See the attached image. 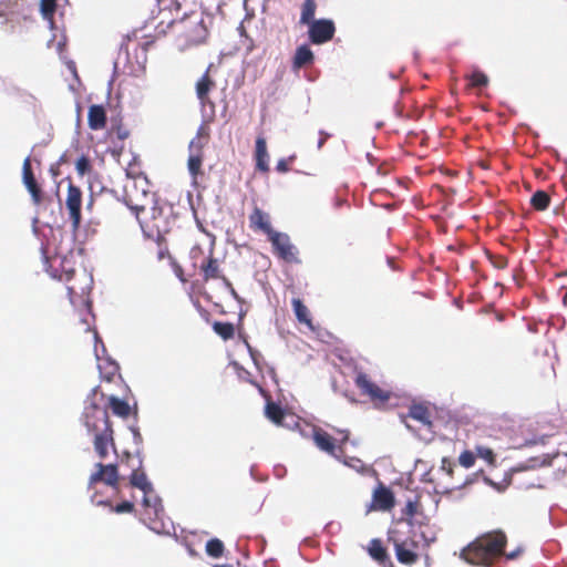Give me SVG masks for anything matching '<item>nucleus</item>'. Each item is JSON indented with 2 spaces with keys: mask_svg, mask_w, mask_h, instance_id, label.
<instances>
[{
  "mask_svg": "<svg viewBox=\"0 0 567 567\" xmlns=\"http://www.w3.org/2000/svg\"><path fill=\"white\" fill-rule=\"evenodd\" d=\"M213 330L224 340L231 339L235 333L234 326L230 322L215 321L213 324Z\"/></svg>",
  "mask_w": 567,
  "mask_h": 567,
  "instance_id": "33",
  "label": "nucleus"
},
{
  "mask_svg": "<svg viewBox=\"0 0 567 567\" xmlns=\"http://www.w3.org/2000/svg\"><path fill=\"white\" fill-rule=\"evenodd\" d=\"M468 85L472 87H486L488 84V76L481 70L475 69L471 74L465 76Z\"/></svg>",
  "mask_w": 567,
  "mask_h": 567,
  "instance_id": "29",
  "label": "nucleus"
},
{
  "mask_svg": "<svg viewBox=\"0 0 567 567\" xmlns=\"http://www.w3.org/2000/svg\"><path fill=\"white\" fill-rule=\"evenodd\" d=\"M213 82L212 80L209 79L208 76V73H204L202 75V78L197 81L196 83V94H197V97L204 102L205 99L207 97L209 91H210V86H212Z\"/></svg>",
  "mask_w": 567,
  "mask_h": 567,
  "instance_id": "32",
  "label": "nucleus"
},
{
  "mask_svg": "<svg viewBox=\"0 0 567 567\" xmlns=\"http://www.w3.org/2000/svg\"><path fill=\"white\" fill-rule=\"evenodd\" d=\"M313 60L315 55L311 49L307 44H301L296 50L293 58V66L302 68L305 65L311 64Z\"/></svg>",
  "mask_w": 567,
  "mask_h": 567,
  "instance_id": "22",
  "label": "nucleus"
},
{
  "mask_svg": "<svg viewBox=\"0 0 567 567\" xmlns=\"http://www.w3.org/2000/svg\"><path fill=\"white\" fill-rule=\"evenodd\" d=\"M94 338H95V342L96 343L97 342L101 343V352H102V354L106 355V349H105L103 342L100 340V338H99L96 332L94 333ZM105 361H106V364H107V367H106V369H107L106 374H107V379L110 380L111 377H113L118 371V364L114 360L109 358V357H105Z\"/></svg>",
  "mask_w": 567,
  "mask_h": 567,
  "instance_id": "37",
  "label": "nucleus"
},
{
  "mask_svg": "<svg viewBox=\"0 0 567 567\" xmlns=\"http://www.w3.org/2000/svg\"><path fill=\"white\" fill-rule=\"evenodd\" d=\"M355 384L362 393L369 395L371 399H379L382 401L389 399V395L374 384L365 373L360 372L357 374Z\"/></svg>",
  "mask_w": 567,
  "mask_h": 567,
  "instance_id": "11",
  "label": "nucleus"
},
{
  "mask_svg": "<svg viewBox=\"0 0 567 567\" xmlns=\"http://www.w3.org/2000/svg\"><path fill=\"white\" fill-rule=\"evenodd\" d=\"M373 501L377 504V507L382 511L391 509L394 504V495L389 487L380 485L373 493Z\"/></svg>",
  "mask_w": 567,
  "mask_h": 567,
  "instance_id": "16",
  "label": "nucleus"
},
{
  "mask_svg": "<svg viewBox=\"0 0 567 567\" xmlns=\"http://www.w3.org/2000/svg\"><path fill=\"white\" fill-rule=\"evenodd\" d=\"M250 221L260 230H262L267 236L274 230L269 223V217L261 209L255 208L252 214L250 215Z\"/></svg>",
  "mask_w": 567,
  "mask_h": 567,
  "instance_id": "23",
  "label": "nucleus"
},
{
  "mask_svg": "<svg viewBox=\"0 0 567 567\" xmlns=\"http://www.w3.org/2000/svg\"><path fill=\"white\" fill-rule=\"evenodd\" d=\"M417 511V498H409L406 501L403 514L408 517H413Z\"/></svg>",
  "mask_w": 567,
  "mask_h": 567,
  "instance_id": "41",
  "label": "nucleus"
},
{
  "mask_svg": "<svg viewBox=\"0 0 567 567\" xmlns=\"http://www.w3.org/2000/svg\"><path fill=\"white\" fill-rule=\"evenodd\" d=\"M97 467V471L93 474H91L89 478V487L94 485L97 482H103L107 486H111L113 488L117 487L118 483V470L117 464L111 463V464H102L96 463L95 465Z\"/></svg>",
  "mask_w": 567,
  "mask_h": 567,
  "instance_id": "6",
  "label": "nucleus"
},
{
  "mask_svg": "<svg viewBox=\"0 0 567 567\" xmlns=\"http://www.w3.org/2000/svg\"><path fill=\"white\" fill-rule=\"evenodd\" d=\"M306 25L308 27V39L315 45L329 42L336 33V24L331 19H317Z\"/></svg>",
  "mask_w": 567,
  "mask_h": 567,
  "instance_id": "3",
  "label": "nucleus"
},
{
  "mask_svg": "<svg viewBox=\"0 0 567 567\" xmlns=\"http://www.w3.org/2000/svg\"><path fill=\"white\" fill-rule=\"evenodd\" d=\"M75 168L79 175L84 176L91 169L90 159L86 156L82 155L80 158H78L75 163Z\"/></svg>",
  "mask_w": 567,
  "mask_h": 567,
  "instance_id": "38",
  "label": "nucleus"
},
{
  "mask_svg": "<svg viewBox=\"0 0 567 567\" xmlns=\"http://www.w3.org/2000/svg\"><path fill=\"white\" fill-rule=\"evenodd\" d=\"M476 452L481 458L487 461L489 464H492L495 460L494 452L489 447L477 446Z\"/></svg>",
  "mask_w": 567,
  "mask_h": 567,
  "instance_id": "40",
  "label": "nucleus"
},
{
  "mask_svg": "<svg viewBox=\"0 0 567 567\" xmlns=\"http://www.w3.org/2000/svg\"><path fill=\"white\" fill-rule=\"evenodd\" d=\"M22 181L28 192L30 193L33 202L39 204L41 202V189L37 184L35 177L30 167V157H25L22 167Z\"/></svg>",
  "mask_w": 567,
  "mask_h": 567,
  "instance_id": "12",
  "label": "nucleus"
},
{
  "mask_svg": "<svg viewBox=\"0 0 567 567\" xmlns=\"http://www.w3.org/2000/svg\"><path fill=\"white\" fill-rule=\"evenodd\" d=\"M507 537L497 529L482 534L461 550V558L470 565L492 567L499 558L516 559L523 551L522 547L505 553Z\"/></svg>",
  "mask_w": 567,
  "mask_h": 567,
  "instance_id": "1",
  "label": "nucleus"
},
{
  "mask_svg": "<svg viewBox=\"0 0 567 567\" xmlns=\"http://www.w3.org/2000/svg\"><path fill=\"white\" fill-rule=\"evenodd\" d=\"M267 237L271 243L275 254H277L279 258L289 262L299 261L297 258V248L291 243L288 234L274 229Z\"/></svg>",
  "mask_w": 567,
  "mask_h": 567,
  "instance_id": "5",
  "label": "nucleus"
},
{
  "mask_svg": "<svg viewBox=\"0 0 567 567\" xmlns=\"http://www.w3.org/2000/svg\"><path fill=\"white\" fill-rule=\"evenodd\" d=\"M296 158L295 155H291L289 156L288 159L286 158H281L277 162V165H276V169L279 172V173H287L289 171V166H288V161H293Z\"/></svg>",
  "mask_w": 567,
  "mask_h": 567,
  "instance_id": "46",
  "label": "nucleus"
},
{
  "mask_svg": "<svg viewBox=\"0 0 567 567\" xmlns=\"http://www.w3.org/2000/svg\"><path fill=\"white\" fill-rule=\"evenodd\" d=\"M107 504V501H99L97 502V505H106Z\"/></svg>",
  "mask_w": 567,
  "mask_h": 567,
  "instance_id": "60",
  "label": "nucleus"
},
{
  "mask_svg": "<svg viewBox=\"0 0 567 567\" xmlns=\"http://www.w3.org/2000/svg\"><path fill=\"white\" fill-rule=\"evenodd\" d=\"M117 137L120 140H125L128 137V131L127 130H118L117 131Z\"/></svg>",
  "mask_w": 567,
  "mask_h": 567,
  "instance_id": "52",
  "label": "nucleus"
},
{
  "mask_svg": "<svg viewBox=\"0 0 567 567\" xmlns=\"http://www.w3.org/2000/svg\"><path fill=\"white\" fill-rule=\"evenodd\" d=\"M266 416L274 423H281L285 412L282 408L274 402H267L265 406Z\"/></svg>",
  "mask_w": 567,
  "mask_h": 567,
  "instance_id": "30",
  "label": "nucleus"
},
{
  "mask_svg": "<svg viewBox=\"0 0 567 567\" xmlns=\"http://www.w3.org/2000/svg\"><path fill=\"white\" fill-rule=\"evenodd\" d=\"M546 465H550V460L548 456H545L542 458L540 457H532L528 461H526L525 463L518 464L516 470L517 471H526V470L536 468V467L546 466Z\"/></svg>",
  "mask_w": 567,
  "mask_h": 567,
  "instance_id": "36",
  "label": "nucleus"
},
{
  "mask_svg": "<svg viewBox=\"0 0 567 567\" xmlns=\"http://www.w3.org/2000/svg\"><path fill=\"white\" fill-rule=\"evenodd\" d=\"M190 152L187 159V169L193 178V183H196L197 176L200 174V167L203 164L202 145L196 138H193L188 145Z\"/></svg>",
  "mask_w": 567,
  "mask_h": 567,
  "instance_id": "9",
  "label": "nucleus"
},
{
  "mask_svg": "<svg viewBox=\"0 0 567 567\" xmlns=\"http://www.w3.org/2000/svg\"><path fill=\"white\" fill-rule=\"evenodd\" d=\"M396 559L404 565H412L417 560V554L409 547L406 542L394 544Z\"/></svg>",
  "mask_w": 567,
  "mask_h": 567,
  "instance_id": "21",
  "label": "nucleus"
},
{
  "mask_svg": "<svg viewBox=\"0 0 567 567\" xmlns=\"http://www.w3.org/2000/svg\"><path fill=\"white\" fill-rule=\"evenodd\" d=\"M355 384L362 393L369 395L371 399H379L382 401L389 399V395L374 384L365 373L360 372L357 374Z\"/></svg>",
  "mask_w": 567,
  "mask_h": 567,
  "instance_id": "10",
  "label": "nucleus"
},
{
  "mask_svg": "<svg viewBox=\"0 0 567 567\" xmlns=\"http://www.w3.org/2000/svg\"><path fill=\"white\" fill-rule=\"evenodd\" d=\"M255 158H256V168L260 172H268V152H267V143L265 137L258 136L256 138V150H255Z\"/></svg>",
  "mask_w": 567,
  "mask_h": 567,
  "instance_id": "18",
  "label": "nucleus"
},
{
  "mask_svg": "<svg viewBox=\"0 0 567 567\" xmlns=\"http://www.w3.org/2000/svg\"><path fill=\"white\" fill-rule=\"evenodd\" d=\"M56 10V0H41L40 1V12L44 20L48 21L50 29H53V16Z\"/></svg>",
  "mask_w": 567,
  "mask_h": 567,
  "instance_id": "28",
  "label": "nucleus"
},
{
  "mask_svg": "<svg viewBox=\"0 0 567 567\" xmlns=\"http://www.w3.org/2000/svg\"><path fill=\"white\" fill-rule=\"evenodd\" d=\"M485 482H487L491 485H494V483L491 480H488V478H485Z\"/></svg>",
  "mask_w": 567,
  "mask_h": 567,
  "instance_id": "63",
  "label": "nucleus"
},
{
  "mask_svg": "<svg viewBox=\"0 0 567 567\" xmlns=\"http://www.w3.org/2000/svg\"><path fill=\"white\" fill-rule=\"evenodd\" d=\"M182 22L194 24V29L189 32L188 38L194 43H200L207 35V28L204 24L203 13L192 12L185 14Z\"/></svg>",
  "mask_w": 567,
  "mask_h": 567,
  "instance_id": "8",
  "label": "nucleus"
},
{
  "mask_svg": "<svg viewBox=\"0 0 567 567\" xmlns=\"http://www.w3.org/2000/svg\"><path fill=\"white\" fill-rule=\"evenodd\" d=\"M292 308L299 322L310 324L311 319L309 317L308 308L300 299H292Z\"/></svg>",
  "mask_w": 567,
  "mask_h": 567,
  "instance_id": "31",
  "label": "nucleus"
},
{
  "mask_svg": "<svg viewBox=\"0 0 567 567\" xmlns=\"http://www.w3.org/2000/svg\"><path fill=\"white\" fill-rule=\"evenodd\" d=\"M247 348L255 365L259 368V360L261 359V354L257 350H254L248 343Z\"/></svg>",
  "mask_w": 567,
  "mask_h": 567,
  "instance_id": "47",
  "label": "nucleus"
},
{
  "mask_svg": "<svg viewBox=\"0 0 567 567\" xmlns=\"http://www.w3.org/2000/svg\"><path fill=\"white\" fill-rule=\"evenodd\" d=\"M124 456H125L126 458H130V457L132 456V453H131V452H128V451H126V452H124Z\"/></svg>",
  "mask_w": 567,
  "mask_h": 567,
  "instance_id": "58",
  "label": "nucleus"
},
{
  "mask_svg": "<svg viewBox=\"0 0 567 567\" xmlns=\"http://www.w3.org/2000/svg\"><path fill=\"white\" fill-rule=\"evenodd\" d=\"M440 470H441V471H445L447 474H452V473H453V465H452V463L449 461V458H446V457H443V458H442Z\"/></svg>",
  "mask_w": 567,
  "mask_h": 567,
  "instance_id": "48",
  "label": "nucleus"
},
{
  "mask_svg": "<svg viewBox=\"0 0 567 567\" xmlns=\"http://www.w3.org/2000/svg\"><path fill=\"white\" fill-rule=\"evenodd\" d=\"M550 203L549 195L544 190H537L530 198L532 206L537 210H545Z\"/></svg>",
  "mask_w": 567,
  "mask_h": 567,
  "instance_id": "34",
  "label": "nucleus"
},
{
  "mask_svg": "<svg viewBox=\"0 0 567 567\" xmlns=\"http://www.w3.org/2000/svg\"><path fill=\"white\" fill-rule=\"evenodd\" d=\"M110 408L115 415L121 417L128 416L131 412V406L127 403V401L120 399L115 395L110 396Z\"/></svg>",
  "mask_w": 567,
  "mask_h": 567,
  "instance_id": "25",
  "label": "nucleus"
},
{
  "mask_svg": "<svg viewBox=\"0 0 567 567\" xmlns=\"http://www.w3.org/2000/svg\"><path fill=\"white\" fill-rule=\"evenodd\" d=\"M224 550V543L219 538H212L206 543V554L213 558L221 557Z\"/></svg>",
  "mask_w": 567,
  "mask_h": 567,
  "instance_id": "35",
  "label": "nucleus"
},
{
  "mask_svg": "<svg viewBox=\"0 0 567 567\" xmlns=\"http://www.w3.org/2000/svg\"><path fill=\"white\" fill-rule=\"evenodd\" d=\"M413 539L411 540L412 545L417 543V537L423 540L425 546H430L432 543L436 540V530L433 526L429 524H420L417 528L412 529Z\"/></svg>",
  "mask_w": 567,
  "mask_h": 567,
  "instance_id": "17",
  "label": "nucleus"
},
{
  "mask_svg": "<svg viewBox=\"0 0 567 567\" xmlns=\"http://www.w3.org/2000/svg\"><path fill=\"white\" fill-rule=\"evenodd\" d=\"M342 432L344 433V436L342 439V443H344L348 440V437H349V433L347 431H342Z\"/></svg>",
  "mask_w": 567,
  "mask_h": 567,
  "instance_id": "57",
  "label": "nucleus"
},
{
  "mask_svg": "<svg viewBox=\"0 0 567 567\" xmlns=\"http://www.w3.org/2000/svg\"><path fill=\"white\" fill-rule=\"evenodd\" d=\"M94 433V450L101 458H104L107 455V445L114 446L112 425H106Z\"/></svg>",
  "mask_w": 567,
  "mask_h": 567,
  "instance_id": "13",
  "label": "nucleus"
},
{
  "mask_svg": "<svg viewBox=\"0 0 567 567\" xmlns=\"http://www.w3.org/2000/svg\"><path fill=\"white\" fill-rule=\"evenodd\" d=\"M134 209L138 213L140 210H143L144 208H143V206H136Z\"/></svg>",
  "mask_w": 567,
  "mask_h": 567,
  "instance_id": "62",
  "label": "nucleus"
},
{
  "mask_svg": "<svg viewBox=\"0 0 567 567\" xmlns=\"http://www.w3.org/2000/svg\"><path fill=\"white\" fill-rule=\"evenodd\" d=\"M87 124L91 130H102L106 124V112L103 105L93 104L89 107Z\"/></svg>",
  "mask_w": 567,
  "mask_h": 567,
  "instance_id": "15",
  "label": "nucleus"
},
{
  "mask_svg": "<svg viewBox=\"0 0 567 567\" xmlns=\"http://www.w3.org/2000/svg\"><path fill=\"white\" fill-rule=\"evenodd\" d=\"M134 509V504L131 501H123L114 507V511L118 514L123 513H132Z\"/></svg>",
  "mask_w": 567,
  "mask_h": 567,
  "instance_id": "43",
  "label": "nucleus"
},
{
  "mask_svg": "<svg viewBox=\"0 0 567 567\" xmlns=\"http://www.w3.org/2000/svg\"><path fill=\"white\" fill-rule=\"evenodd\" d=\"M65 161V154H63L60 158H59V163H63Z\"/></svg>",
  "mask_w": 567,
  "mask_h": 567,
  "instance_id": "59",
  "label": "nucleus"
},
{
  "mask_svg": "<svg viewBox=\"0 0 567 567\" xmlns=\"http://www.w3.org/2000/svg\"><path fill=\"white\" fill-rule=\"evenodd\" d=\"M187 550H188V554L193 557L197 555L196 551L192 547H188Z\"/></svg>",
  "mask_w": 567,
  "mask_h": 567,
  "instance_id": "56",
  "label": "nucleus"
},
{
  "mask_svg": "<svg viewBox=\"0 0 567 567\" xmlns=\"http://www.w3.org/2000/svg\"><path fill=\"white\" fill-rule=\"evenodd\" d=\"M81 205H82V192L80 187L69 183L68 196H66V208L72 221V227L76 230L81 224Z\"/></svg>",
  "mask_w": 567,
  "mask_h": 567,
  "instance_id": "7",
  "label": "nucleus"
},
{
  "mask_svg": "<svg viewBox=\"0 0 567 567\" xmlns=\"http://www.w3.org/2000/svg\"><path fill=\"white\" fill-rule=\"evenodd\" d=\"M317 9L316 0H303V3L301 6V13H300V20L299 22L301 24H308L315 20V13Z\"/></svg>",
  "mask_w": 567,
  "mask_h": 567,
  "instance_id": "26",
  "label": "nucleus"
},
{
  "mask_svg": "<svg viewBox=\"0 0 567 567\" xmlns=\"http://www.w3.org/2000/svg\"><path fill=\"white\" fill-rule=\"evenodd\" d=\"M94 351H95L96 360H97L99 362H101V360H102V354L100 353V351H99V349H97V346H96V344H95V350H94Z\"/></svg>",
  "mask_w": 567,
  "mask_h": 567,
  "instance_id": "55",
  "label": "nucleus"
},
{
  "mask_svg": "<svg viewBox=\"0 0 567 567\" xmlns=\"http://www.w3.org/2000/svg\"><path fill=\"white\" fill-rule=\"evenodd\" d=\"M142 504L147 511L148 518L153 522L150 528L157 534H168L169 532L166 529V525L163 522L164 506L162 498L157 495L152 496V494H144Z\"/></svg>",
  "mask_w": 567,
  "mask_h": 567,
  "instance_id": "4",
  "label": "nucleus"
},
{
  "mask_svg": "<svg viewBox=\"0 0 567 567\" xmlns=\"http://www.w3.org/2000/svg\"><path fill=\"white\" fill-rule=\"evenodd\" d=\"M545 436H533L532 439H526L523 443H519L517 447H524V446H533L537 444H545Z\"/></svg>",
  "mask_w": 567,
  "mask_h": 567,
  "instance_id": "45",
  "label": "nucleus"
},
{
  "mask_svg": "<svg viewBox=\"0 0 567 567\" xmlns=\"http://www.w3.org/2000/svg\"><path fill=\"white\" fill-rule=\"evenodd\" d=\"M351 462L352 463H347L346 462V464L349 465V466H352L354 468H357V464H360L362 466V463H361V461L359 458L353 457V458H351Z\"/></svg>",
  "mask_w": 567,
  "mask_h": 567,
  "instance_id": "54",
  "label": "nucleus"
},
{
  "mask_svg": "<svg viewBox=\"0 0 567 567\" xmlns=\"http://www.w3.org/2000/svg\"><path fill=\"white\" fill-rule=\"evenodd\" d=\"M408 416L420 422L424 426L431 429L433 426V422L431 420V414L429 409L420 403H413L410 405L408 411Z\"/></svg>",
  "mask_w": 567,
  "mask_h": 567,
  "instance_id": "19",
  "label": "nucleus"
},
{
  "mask_svg": "<svg viewBox=\"0 0 567 567\" xmlns=\"http://www.w3.org/2000/svg\"><path fill=\"white\" fill-rule=\"evenodd\" d=\"M220 280L223 281V285H224V287H225L227 290H229L230 288H233L231 282H230V281H229V279H228V278H226L225 276H223V277L220 278Z\"/></svg>",
  "mask_w": 567,
  "mask_h": 567,
  "instance_id": "53",
  "label": "nucleus"
},
{
  "mask_svg": "<svg viewBox=\"0 0 567 567\" xmlns=\"http://www.w3.org/2000/svg\"><path fill=\"white\" fill-rule=\"evenodd\" d=\"M203 277L207 281L209 279H220L223 275L220 274L218 261L214 257H209L205 265H202Z\"/></svg>",
  "mask_w": 567,
  "mask_h": 567,
  "instance_id": "24",
  "label": "nucleus"
},
{
  "mask_svg": "<svg viewBox=\"0 0 567 567\" xmlns=\"http://www.w3.org/2000/svg\"><path fill=\"white\" fill-rule=\"evenodd\" d=\"M104 394L99 386L91 389L84 402L83 423L89 433L97 432L111 425L107 411L101 405Z\"/></svg>",
  "mask_w": 567,
  "mask_h": 567,
  "instance_id": "2",
  "label": "nucleus"
},
{
  "mask_svg": "<svg viewBox=\"0 0 567 567\" xmlns=\"http://www.w3.org/2000/svg\"><path fill=\"white\" fill-rule=\"evenodd\" d=\"M229 293L230 296L238 302H243V299L240 298V296L237 293V291L233 288H230L229 290Z\"/></svg>",
  "mask_w": 567,
  "mask_h": 567,
  "instance_id": "51",
  "label": "nucleus"
},
{
  "mask_svg": "<svg viewBox=\"0 0 567 567\" xmlns=\"http://www.w3.org/2000/svg\"><path fill=\"white\" fill-rule=\"evenodd\" d=\"M458 462L463 467L470 468L475 463V456L471 451H464L461 453Z\"/></svg>",
  "mask_w": 567,
  "mask_h": 567,
  "instance_id": "39",
  "label": "nucleus"
},
{
  "mask_svg": "<svg viewBox=\"0 0 567 567\" xmlns=\"http://www.w3.org/2000/svg\"><path fill=\"white\" fill-rule=\"evenodd\" d=\"M134 455L138 460L137 467L142 468L143 467V446H135Z\"/></svg>",
  "mask_w": 567,
  "mask_h": 567,
  "instance_id": "50",
  "label": "nucleus"
},
{
  "mask_svg": "<svg viewBox=\"0 0 567 567\" xmlns=\"http://www.w3.org/2000/svg\"><path fill=\"white\" fill-rule=\"evenodd\" d=\"M492 265L497 269H503L507 265V259L503 256L488 255Z\"/></svg>",
  "mask_w": 567,
  "mask_h": 567,
  "instance_id": "44",
  "label": "nucleus"
},
{
  "mask_svg": "<svg viewBox=\"0 0 567 567\" xmlns=\"http://www.w3.org/2000/svg\"><path fill=\"white\" fill-rule=\"evenodd\" d=\"M128 430L131 431L132 433V436H133V444L135 446H143V436L140 432V427L136 425V424H131L128 425Z\"/></svg>",
  "mask_w": 567,
  "mask_h": 567,
  "instance_id": "42",
  "label": "nucleus"
},
{
  "mask_svg": "<svg viewBox=\"0 0 567 567\" xmlns=\"http://www.w3.org/2000/svg\"><path fill=\"white\" fill-rule=\"evenodd\" d=\"M319 134H320V138H319V141L317 143V148L321 150L322 146L324 145L327 138H329L331 135H330V133H328V132H326L323 130H320Z\"/></svg>",
  "mask_w": 567,
  "mask_h": 567,
  "instance_id": "49",
  "label": "nucleus"
},
{
  "mask_svg": "<svg viewBox=\"0 0 567 567\" xmlns=\"http://www.w3.org/2000/svg\"><path fill=\"white\" fill-rule=\"evenodd\" d=\"M368 551L370 556L379 563H383L388 557L386 550L382 542L378 538H373L370 540Z\"/></svg>",
  "mask_w": 567,
  "mask_h": 567,
  "instance_id": "27",
  "label": "nucleus"
},
{
  "mask_svg": "<svg viewBox=\"0 0 567 567\" xmlns=\"http://www.w3.org/2000/svg\"><path fill=\"white\" fill-rule=\"evenodd\" d=\"M313 441L316 445L323 452L332 455H336V445L333 443V439L323 430L315 429L313 430Z\"/></svg>",
  "mask_w": 567,
  "mask_h": 567,
  "instance_id": "20",
  "label": "nucleus"
},
{
  "mask_svg": "<svg viewBox=\"0 0 567 567\" xmlns=\"http://www.w3.org/2000/svg\"><path fill=\"white\" fill-rule=\"evenodd\" d=\"M215 567H233L231 565L225 564V565H216Z\"/></svg>",
  "mask_w": 567,
  "mask_h": 567,
  "instance_id": "61",
  "label": "nucleus"
},
{
  "mask_svg": "<svg viewBox=\"0 0 567 567\" xmlns=\"http://www.w3.org/2000/svg\"><path fill=\"white\" fill-rule=\"evenodd\" d=\"M130 484L131 486L140 489L143 492V494H153L154 493V486L153 483L148 480L145 471L140 467L133 468L132 473L130 474Z\"/></svg>",
  "mask_w": 567,
  "mask_h": 567,
  "instance_id": "14",
  "label": "nucleus"
},
{
  "mask_svg": "<svg viewBox=\"0 0 567 567\" xmlns=\"http://www.w3.org/2000/svg\"><path fill=\"white\" fill-rule=\"evenodd\" d=\"M62 45H63V43H62V42H59V43H58V49H59V50H61Z\"/></svg>",
  "mask_w": 567,
  "mask_h": 567,
  "instance_id": "64",
  "label": "nucleus"
}]
</instances>
